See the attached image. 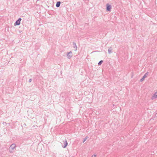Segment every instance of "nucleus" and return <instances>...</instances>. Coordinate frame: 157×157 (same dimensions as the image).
I'll return each mask as SVG.
<instances>
[{
	"label": "nucleus",
	"mask_w": 157,
	"mask_h": 157,
	"mask_svg": "<svg viewBox=\"0 0 157 157\" xmlns=\"http://www.w3.org/2000/svg\"><path fill=\"white\" fill-rule=\"evenodd\" d=\"M148 72H147L143 76V77L142 78H141L140 79V82H142L144 80V79H145V78H146L147 77V76L148 75Z\"/></svg>",
	"instance_id": "4"
},
{
	"label": "nucleus",
	"mask_w": 157,
	"mask_h": 157,
	"mask_svg": "<svg viewBox=\"0 0 157 157\" xmlns=\"http://www.w3.org/2000/svg\"><path fill=\"white\" fill-rule=\"evenodd\" d=\"M87 138H88V137H86V138L84 139V140H83V142H84L86 140V139H87Z\"/></svg>",
	"instance_id": "12"
},
{
	"label": "nucleus",
	"mask_w": 157,
	"mask_h": 157,
	"mask_svg": "<svg viewBox=\"0 0 157 157\" xmlns=\"http://www.w3.org/2000/svg\"><path fill=\"white\" fill-rule=\"evenodd\" d=\"M72 56V53L71 51H70L67 54V57L69 59H70Z\"/></svg>",
	"instance_id": "5"
},
{
	"label": "nucleus",
	"mask_w": 157,
	"mask_h": 157,
	"mask_svg": "<svg viewBox=\"0 0 157 157\" xmlns=\"http://www.w3.org/2000/svg\"><path fill=\"white\" fill-rule=\"evenodd\" d=\"M2 124L4 125H6V124H7L6 123V122H3L2 123Z\"/></svg>",
	"instance_id": "13"
},
{
	"label": "nucleus",
	"mask_w": 157,
	"mask_h": 157,
	"mask_svg": "<svg viewBox=\"0 0 157 157\" xmlns=\"http://www.w3.org/2000/svg\"><path fill=\"white\" fill-rule=\"evenodd\" d=\"M68 143L67 142V141L66 140H65V141L64 142V143L63 145H62V147L63 148H65L67 146V145Z\"/></svg>",
	"instance_id": "7"
},
{
	"label": "nucleus",
	"mask_w": 157,
	"mask_h": 157,
	"mask_svg": "<svg viewBox=\"0 0 157 157\" xmlns=\"http://www.w3.org/2000/svg\"><path fill=\"white\" fill-rule=\"evenodd\" d=\"M96 155H93L92 156V157H96Z\"/></svg>",
	"instance_id": "15"
},
{
	"label": "nucleus",
	"mask_w": 157,
	"mask_h": 157,
	"mask_svg": "<svg viewBox=\"0 0 157 157\" xmlns=\"http://www.w3.org/2000/svg\"><path fill=\"white\" fill-rule=\"evenodd\" d=\"M112 49L111 47L110 48L108 49V52L109 54H110L112 53Z\"/></svg>",
	"instance_id": "10"
},
{
	"label": "nucleus",
	"mask_w": 157,
	"mask_h": 157,
	"mask_svg": "<svg viewBox=\"0 0 157 157\" xmlns=\"http://www.w3.org/2000/svg\"><path fill=\"white\" fill-rule=\"evenodd\" d=\"M96 51H93V52H96Z\"/></svg>",
	"instance_id": "16"
},
{
	"label": "nucleus",
	"mask_w": 157,
	"mask_h": 157,
	"mask_svg": "<svg viewBox=\"0 0 157 157\" xmlns=\"http://www.w3.org/2000/svg\"><path fill=\"white\" fill-rule=\"evenodd\" d=\"M16 147L15 144H12L10 146L9 148V151L10 153H12L13 151Z\"/></svg>",
	"instance_id": "1"
},
{
	"label": "nucleus",
	"mask_w": 157,
	"mask_h": 157,
	"mask_svg": "<svg viewBox=\"0 0 157 157\" xmlns=\"http://www.w3.org/2000/svg\"><path fill=\"white\" fill-rule=\"evenodd\" d=\"M111 10V5L109 3H107L106 5V10L107 11H110Z\"/></svg>",
	"instance_id": "2"
},
{
	"label": "nucleus",
	"mask_w": 157,
	"mask_h": 157,
	"mask_svg": "<svg viewBox=\"0 0 157 157\" xmlns=\"http://www.w3.org/2000/svg\"><path fill=\"white\" fill-rule=\"evenodd\" d=\"M73 48L75 49V51H77V47L76 45V44L75 42H73Z\"/></svg>",
	"instance_id": "8"
},
{
	"label": "nucleus",
	"mask_w": 157,
	"mask_h": 157,
	"mask_svg": "<svg viewBox=\"0 0 157 157\" xmlns=\"http://www.w3.org/2000/svg\"><path fill=\"white\" fill-rule=\"evenodd\" d=\"M32 81V79H30L29 80V82H30Z\"/></svg>",
	"instance_id": "14"
},
{
	"label": "nucleus",
	"mask_w": 157,
	"mask_h": 157,
	"mask_svg": "<svg viewBox=\"0 0 157 157\" xmlns=\"http://www.w3.org/2000/svg\"><path fill=\"white\" fill-rule=\"evenodd\" d=\"M21 20V19L20 18H19L15 22L14 25L15 26L18 25L20 24V22Z\"/></svg>",
	"instance_id": "3"
},
{
	"label": "nucleus",
	"mask_w": 157,
	"mask_h": 157,
	"mask_svg": "<svg viewBox=\"0 0 157 157\" xmlns=\"http://www.w3.org/2000/svg\"><path fill=\"white\" fill-rule=\"evenodd\" d=\"M157 98V91L152 96L151 99L152 100H154L155 99Z\"/></svg>",
	"instance_id": "6"
},
{
	"label": "nucleus",
	"mask_w": 157,
	"mask_h": 157,
	"mask_svg": "<svg viewBox=\"0 0 157 157\" xmlns=\"http://www.w3.org/2000/svg\"><path fill=\"white\" fill-rule=\"evenodd\" d=\"M61 4V2L60 1H58L57 2L56 4V6L57 7H59L60 6Z\"/></svg>",
	"instance_id": "9"
},
{
	"label": "nucleus",
	"mask_w": 157,
	"mask_h": 157,
	"mask_svg": "<svg viewBox=\"0 0 157 157\" xmlns=\"http://www.w3.org/2000/svg\"><path fill=\"white\" fill-rule=\"evenodd\" d=\"M103 62V61L102 60H100L98 63V65L99 66L101 65L102 63Z\"/></svg>",
	"instance_id": "11"
}]
</instances>
